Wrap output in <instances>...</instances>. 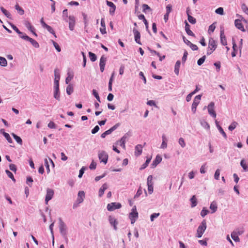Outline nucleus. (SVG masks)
<instances>
[{
	"label": "nucleus",
	"instance_id": "nucleus-31",
	"mask_svg": "<svg viewBox=\"0 0 248 248\" xmlns=\"http://www.w3.org/2000/svg\"><path fill=\"white\" fill-rule=\"evenodd\" d=\"M217 207L216 202H212L210 206V209L212 211V213H215L217 210Z\"/></svg>",
	"mask_w": 248,
	"mask_h": 248
},
{
	"label": "nucleus",
	"instance_id": "nucleus-45",
	"mask_svg": "<svg viewBox=\"0 0 248 248\" xmlns=\"http://www.w3.org/2000/svg\"><path fill=\"white\" fill-rule=\"evenodd\" d=\"M54 222L52 223L49 226V229L50 230L51 233L52 234L53 240H52V245L54 246V237L53 236V227L54 226Z\"/></svg>",
	"mask_w": 248,
	"mask_h": 248
},
{
	"label": "nucleus",
	"instance_id": "nucleus-20",
	"mask_svg": "<svg viewBox=\"0 0 248 248\" xmlns=\"http://www.w3.org/2000/svg\"><path fill=\"white\" fill-rule=\"evenodd\" d=\"M185 30L188 35L192 36H195V34L190 30V25L186 21H185Z\"/></svg>",
	"mask_w": 248,
	"mask_h": 248
},
{
	"label": "nucleus",
	"instance_id": "nucleus-64",
	"mask_svg": "<svg viewBox=\"0 0 248 248\" xmlns=\"http://www.w3.org/2000/svg\"><path fill=\"white\" fill-rule=\"evenodd\" d=\"M96 163L94 162L93 161L92 162V163H91L89 168L91 170H94L96 168Z\"/></svg>",
	"mask_w": 248,
	"mask_h": 248
},
{
	"label": "nucleus",
	"instance_id": "nucleus-19",
	"mask_svg": "<svg viewBox=\"0 0 248 248\" xmlns=\"http://www.w3.org/2000/svg\"><path fill=\"white\" fill-rule=\"evenodd\" d=\"M220 42L224 46H226L227 45V40L224 35L223 30H221L220 31Z\"/></svg>",
	"mask_w": 248,
	"mask_h": 248
},
{
	"label": "nucleus",
	"instance_id": "nucleus-51",
	"mask_svg": "<svg viewBox=\"0 0 248 248\" xmlns=\"http://www.w3.org/2000/svg\"><path fill=\"white\" fill-rule=\"evenodd\" d=\"M93 95L94 96V97L96 98V99L99 102H100V97L99 96V94L97 92V91L95 90H93Z\"/></svg>",
	"mask_w": 248,
	"mask_h": 248
},
{
	"label": "nucleus",
	"instance_id": "nucleus-11",
	"mask_svg": "<svg viewBox=\"0 0 248 248\" xmlns=\"http://www.w3.org/2000/svg\"><path fill=\"white\" fill-rule=\"evenodd\" d=\"M107 61V59L104 56H102L100 59V71L101 72H103L105 69V66L106 65V62Z\"/></svg>",
	"mask_w": 248,
	"mask_h": 248
},
{
	"label": "nucleus",
	"instance_id": "nucleus-61",
	"mask_svg": "<svg viewBox=\"0 0 248 248\" xmlns=\"http://www.w3.org/2000/svg\"><path fill=\"white\" fill-rule=\"evenodd\" d=\"M62 17L64 20L68 17V11L67 9H65L62 12Z\"/></svg>",
	"mask_w": 248,
	"mask_h": 248
},
{
	"label": "nucleus",
	"instance_id": "nucleus-16",
	"mask_svg": "<svg viewBox=\"0 0 248 248\" xmlns=\"http://www.w3.org/2000/svg\"><path fill=\"white\" fill-rule=\"evenodd\" d=\"M235 27L239 30L243 31H245V30L244 28L243 25L242 24L241 20L239 19H236L234 22Z\"/></svg>",
	"mask_w": 248,
	"mask_h": 248
},
{
	"label": "nucleus",
	"instance_id": "nucleus-25",
	"mask_svg": "<svg viewBox=\"0 0 248 248\" xmlns=\"http://www.w3.org/2000/svg\"><path fill=\"white\" fill-rule=\"evenodd\" d=\"M180 64H181L180 61H177L175 65L174 72L177 76L179 75Z\"/></svg>",
	"mask_w": 248,
	"mask_h": 248
},
{
	"label": "nucleus",
	"instance_id": "nucleus-7",
	"mask_svg": "<svg viewBox=\"0 0 248 248\" xmlns=\"http://www.w3.org/2000/svg\"><path fill=\"white\" fill-rule=\"evenodd\" d=\"M54 191L53 189L47 188L46 190V194L45 198V202L47 204L49 201L52 199L54 196Z\"/></svg>",
	"mask_w": 248,
	"mask_h": 248
},
{
	"label": "nucleus",
	"instance_id": "nucleus-24",
	"mask_svg": "<svg viewBox=\"0 0 248 248\" xmlns=\"http://www.w3.org/2000/svg\"><path fill=\"white\" fill-rule=\"evenodd\" d=\"M101 25L102 26V28H101L100 29V32L102 34L106 33L105 23L104 19L103 18H102L101 20Z\"/></svg>",
	"mask_w": 248,
	"mask_h": 248
},
{
	"label": "nucleus",
	"instance_id": "nucleus-59",
	"mask_svg": "<svg viewBox=\"0 0 248 248\" xmlns=\"http://www.w3.org/2000/svg\"><path fill=\"white\" fill-rule=\"evenodd\" d=\"M242 9L248 15V7L245 4L242 5Z\"/></svg>",
	"mask_w": 248,
	"mask_h": 248
},
{
	"label": "nucleus",
	"instance_id": "nucleus-53",
	"mask_svg": "<svg viewBox=\"0 0 248 248\" xmlns=\"http://www.w3.org/2000/svg\"><path fill=\"white\" fill-rule=\"evenodd\" d=\"M11 27L12 29L16 31L18 34H23V32H21L14 25L12 24Z\"/></svg>",
	"mask_w": 248,
	"mask_h": 248
},
{
	"label": "nucleus",
	"instance_id": "nucleus-5",
	"mask_svg": "<svg viewBox=\"0 0 248 248\" xmlns=\"http://www.w3.org/2000/svg\"><path fill=\"white\" fill-rule=\"evenodd\" d=\"M201 97V95H198L194 99L191 108L192 111L193 113H195L196 111L197 107L200 103Z\"/></svg>",
	"mask_w": 248,
	"mask_h": 248
},
{
	"label": "nucleus",
	"instance_id": "nucleus-44",
	"mask_svg": "<svg viewBox=\"0 0 248 248\" xmlns=\"http://www.w3.org/2000/svg\"><path fill=\"white\" fill-rule=\"evenodd\" d=\"M107 5L112 8V12L114 13L116 8V6L111 1H107Z\"/></svg>",
	"mask_w": 248,
	"mask_h": 248
},
{
	"label": "nucleus",
	"instance_id": "nucleus-15",
	"mask_svg": "<svg viewBox=\"0 0 248 248\" xmlns=\"http://www.w3.org/2000/svg\"><path fill=\"white\" fill-rule=\"evenodd\" d=\"M24 24H25V26L29 30H30L32 33H33V34L34 35H35V36H37L36 33L34 31V28L32 26V25H31V23L29 21H27V20L25 21Z\"/></svg>",
	"mask_w": 248,
	"mask_h": 248
},
{
	"label": "nucleus",
	"instance_id": "nucleus-18",
	"mask_svg": "<svg viewBox=\"0 0 248 248\" xmlns=\"http://www.w3.org/2000/svg\"><path fill=\"white\" fill-rule=\"evenodd\" d=\"M189 11H190V10H189V8H187L186 9V14H187V15L188 16V20L190 23H191L192 24H194L196 23V18L193 17L192 16L190 15Z\"/></svg>",
	"mask_w": 248,
	"mask_h": 248
},
{
	"label": "nucleus",
	"instance_id": "nucleus-9",
	"mask_svg": "<svg viewBox=\"0 0 248 248\" xmlns=\"http://www.w3.org/2000/svg\"><path fill=\"white\" fill-rule=\"evenodd\" d=\"M59 221L60 232L62 235H65L66 233V226L61 218L59 219Z\"/></svg>",
	"mask_w": 248,
	"mask_h": 248
},
{
	"label": "nucleus",
	"instance_id": "nucleus-1",
	"mask_svg": "<svg viewBox=\"0 0 248 248\" xmlns=\"http://www.w3.org/2000/svg\"><path fill=\"white\" fill-rule=\"evenodd\" d=\"M217 47V42L213 38H210L209 40L208 49L207 54H211Z\"/></svg>",
	"mask_w": 248,
	"mask_h": 248
},
{
	"label": "nucleus",
	"instance_id": "nucleus-6",
	"mask_svg": "<svg viewBox=\"0 0 248 248\" xmlns=\"http://www.w3.org/2000/svg\"><path fill=\"white\" fill-rule=\"evenodd\" d=\"M98 157L101 162L105 164L107 163L108 159V154L104 151H101L98 154Z\"/></svg>",
	"mask_w": 248,
	"mask_h": 248
},
{
	"label": "nucleus",
	"instance_id": "nucleus-56",
	"mask_svg": "<svg viewBox=\"0 0 248 248\" xmlns=\"http://www.w3.org/2000/svg\"><path fill=\"white\" fill-rule=\"evenodd\" d=\"M111 133V131L109 129H108L104 132V133H103L101 134V137L102 138H104L107 135L110 134Z\"/></svg>",
	"mask_w": 248,
	"mask_h": 248
},
{
	"label": "nucleus",
	"instance_id": "nucleus-3",
	"mask_svg": "<svg viewBox=\"0 0 248 248\" xmlns=\"http://www.w3.org/2000/svg\"><path fill=\"white\" fill-rule=\"evenodd\" d=\"M138 217V213L137 211L136 207L135 206L133 207L131 212L129 214V218L131 220V224H134Z\"/></svg>",
	"mask_w": 248,
	"mask_h": 248
},
{
	"label": "nucleus",
	"instance_id": "nucleus-30",
	"mask_svg": "<svg viewBox=\"0 0 248 248\" xmlns=\"http://www.w3.org/2000/svg\"><path fill=\"white\" fill-rule=\"evenodd\" d=\"M190 202H191V207H195L197 205V199L195 195H193L190 199Z\"/></svg>",
	"mask_w": 248,
	"mask_h": 248
},
{
	"label": "nucleus",
	"instance_id": "nucleus-4",
	"mask_svg": "<svg viewBox=\"0 0 248 248\" xmlns=\"http://www.w3.org/2000/svg\"><path fill=\"white\" fill-rule=\"evenodd\" d=\"M122 205L119 202H111L107 205V209L109 211H113L116 209L121 208Z\"/></svg>",
	"mask_w": 248,
	"mask_h": 248
},
{
	"label": "nucleus",
	"instance_id": "nucleus-40",
	"mask_svg": "<svg viewBox=\"0 0 248 248\" xmlns=\"http://www.w3.org/2000/svg\"><path fill=\"white\" fill-rule=\"evenodd\" d=\"M237 125V123L236 122H232L229 126L228 129L230 131H232L234 130L235 127H236V125Z\"/></svg>",
	"mask_w": 248,
	"mask_h": 248
},
{
	"label": "nucleus",
	"instance_id": "nucleus-39",
	"mask_svg": "<svg viewBox=\"0 0 248 248\" xmlns=\"http://www.w3.org/2000/svg\"><path fill=\"white\" fill-rule=\"evenodd\" d=\"M3 135L4 136V137L6 138V139L7 140L8 142H9V143L12 142V141H13L12 140L8 133L3 132Z\"/></svg>",
	"mask_w": 248,
	"mask_h": 248
},
{
	"label": "nucleus",
	"instance_id": "nucleus-52",
	"mask_svg": "<svg viewBox=\"0 0 248 248\" xmlns=\"http://www.w3.org/2000/svg\"><path fill=\"white\" fill-rule=\"evenodd\" d=\"M179 143L182 148H184L186 146V143L184 139L182 138H180L179 139Z\"/></svg>",
	"mask_w": 248,
	"mask_h": 248
},
{
	"label": "nucleus",
	"instance_id": "nucleus-63",
	"mask_svg": "<svg viewBox=\"0 0 248 248\" xmlns=\"http://www.w3.org/2000/svg\"><path fill=\"white\" fill-rule=\"evenodd\" d=\"M219 132L222 134L223 136L226 139L227 138V135L225 133V132L224 131L223 129L221 126H219V128H218Z\"/></svg>",
	"mask_w": 248,
	"mask_h": 248
},
{
	"label": "nucleus",
	"instance_id": "nucleus-28",
	"mask_svg": "<svg viewBox=\"0 0 248 248\" xmlns=\"http://www.w3.org/2000/svg\"><path fill=\"white\" fill-rule=\"evenodd\" d=\"M162 160V157L159 155H157L155 157V160L153 161L152 165L154 166H156L159 164Z\"/></svg>",
	"mask_w": 248,
	"mask_h": 248
},
{
	"label": "nucleus",
	"instance_id": "nucleus-35",
	"mask_svg": "<svg viewBox=\"0 0 248 248\" xmlns=\"http://www.w3.org/2000/svg\"><path fill=\"white\" fill-rule=\"evenodd\" d=\"M67 75H68V76L66 78V79H65V82L66 84H68L69 82L72 80V79L73 78V77H74L73 74L71 73L70 72H68Z\"/></svg>",
	"mask_w": 248,
	"mask_h": 248
},
{
	"label": "nucleus",
	"instance_id": "nucleus-49",
	"mask_svg": "<svg viewBox=\"0 0 248 248\" xmlns=\"http://www.w3.org/2000/svg\"><path fill=\"white\" fill-rule=\"evenodd\" d=\"M160 215V213H153L150 216V219L151 221H153L155 218L157 217Z\"/></svg>",
	"mask_w": 248,
	"mask_h": 248
},
{
	"label": "nucleus",
	"instance_id": "nucleus-62",
	"mask_svg": "<svg viewBox=\"0 0 248 248\" xmlns=\"http://www.w3.org/2000/svg\"><path fill=\"white\" fill-rule=\"evenodd\" d=\"M45 165L46 167L47 173H49L50 171V169L48 165V160L46 158L45 159Z\"/></svg>",
	"mask_w": 248,
	"mask_h": 248
},
{
	"label": "nucleus",
	"instance_id": "nucleus-22",
	"mask_svg": "<svg viewBox=\"0 0 248 248\" xmlns=\"http://www.w3.org/2000/svg\"><path fill=\"white\" fill-rule=\"evenodd\" d=\"M85 197V193L83 191H79L78 193L77 202L80 203L83 201V198Z\"/></svg>",
	"mask_w": 248,
	"mask_h": 248
},
{
	"label": "nucleus",
	"instance_id": "nucleus-34",
	"mask_svg": "<svg viewBox=\"0 0 248 248\" xmlns=\"http://www.w3.org/2000/svg\"><path fill=\"white\" fill-rule=\"evenodd\" d=\"M12 135L13 137H14V138L15 139V140L16 141V142L21 145L22 143V140L20 138V137L17 136L14 133H12Z\"/></svg>",
	"mask_w": 248,
	"mask_h": 248
},
{
	"label": "nucleus",
	"instance_id": "nucleus-10",
	"mask_svg": "<svg viewBox=\"0 0 248 248\" xmlns=\"http://www.w3.org/2000/svg\"><path fill=\"white\" fill-rule=\"evenodd\" d=\"M75 25V18L74 16H69V28L71 31H73Z\"/></svg>",
	"mask_w": 248,
	"mask_h": 248
},
{
	"label": "nucleus",
	"instance_id": "nucleus-32",
	"mask_svg": "<svg viewBox=\"0 0 248 248\" xmlns=\"http://www.w3.org/2000/svg\"><path fill=\"white\" fill-rule=\"evenodd\" d=\"M54 97L57 100H60V93L59 88H55V91L54 93Z\"/></svg>",
	"mask_w": 248,
	"mask_h": 248
},
{
	"label": "nucleus",
	"instance_id": "nucleus-17",
	"mask_svg": "<svg viewBox=\"0 0 248 248\" xmlns=\"http://www.w3.org/2000/svg\"><path fill=\"white\" fill-rule=\"evenodd\" d=\"M243 233V232H233L232 233H231V237L232 238V239L235 242H239L240 241V239L238 237V235H240L242 233Z\"/></svg>",
	"mask_w": 248,
	"mask_h": 248
},
{
	"label": "nucleus",
	"instance_id": "nucleus-14",
	"mask_svg": "<svg viewBox=\"0 0 248 248\" xmlns=\"http://www.w3.org/2000/svg\"><path fill=\"white\" fill-rule=\"evenodd\" d=\"M60 76L57 73L56 70H55V79H54V88H59V80Z\"/></svg>",
	"mask_w": 248,
	"mask_h": 248
},
{
	"label": "nucleus",
	"instance_id": "nucleus-48",
	"mask_svg": "<svg viewBox=\"0 0 248 248\" xmlns=\"http://www.w3.org/2000/svg\"><path fill=\"white\" fill-rule=\"evenodd\" d=\"M205 58H206L205 56H202V58H201L200 59H199L198 60V61L197 62V64L199 65H201L205 61Z\"/></svg>",
	"mask_w": 248,
	"mask_h": 248
},
{
	"label": "nucleus",
	"instance_id": "nucleus-47",
	"mask_svg": "<svg viewBox=\"0 0 248 248\" xmlns=\"http://www.w3.org/2000/svg\"><path fill=\"white\" fill-rule=\"evenodd\" d=\"M73 91V87L71 85H69L66 88V93L70 95Z\"/></svg>",
	"mask_w": 248,
	"mask_h": 248
},
{
	"label": "nucleus",
	"instance_id": "nucleus-8",
	"mask_svg": "<svg viewBox=\"0 0 248 248\" xmlns=\"http://www.w3.org/2000/svg\"><path fill=\"white\" fill-rule=\"evenodd\" d=\"M214 103L212 102L208 106V111L209 114L213 117L215 118L216 117V113L214 110Z\"/></svg>",
	"mask_w": 248,
	"mask_h": 248
},
{
	"label": "nucleus",
	"instance_id": "nucleus-38",
	"mask_svg": "<svg viewBox=\"0 0 248 248\" xmlns=\"http://www.w3.org/2000/svg\"><path fill=\"white\" fill-rule=\"evenodd\" d=\"M89 58L91 60V61L92 62H94L96 61V56L95 55V54L91 52H89Z\"/></svg>",
	"mask_w": 248,
	"mask_h": 248
},
{
	"label": "nucleus",
	"instance_id": "nucleus-55",
	"mask_svg": "<svg viewBox=\"0 0 248 248\" xmlns=\"http://www.w3.org/2000/svg\"><path fill=\"white\" fill-rule=\"evenodd\" d=\"M46 29L50 33L53 34L55 37H56L55 31L50 26L48 25V26H47Z\"/></svg>",
	"mask_w": 248,
	"mask_h": 248
},
{
	"label": "nucleus",
	"instance_id": "nucleus-58",
	"mask_svg": "<svg viewBox=\"0 0 248 248\" xmlns=\"http://www.w3.org/2000/svg\"><path fill=\"white\" fill-rule=\"evenodd\" d=\"M219 175H220V170L219 169H217L216 170V171L215 173V175H214L215 178L216 180H218L219 177Z\"/></svg>",
	"mask_w": 248,
	"mask_h": 248
},
{
	"label": "nucleus",
	"instance_id": "nucleus-13",
	"mask_svg": "<svg viewBox=\"0 0 248 248\" xmlns=\"http://www.w3.org/2000/svg\"><path fill=\"white\" fill-rule=\"evenodd\" d=\"M25 38L27 39V41H29L32 45L35 48H38L39 46V44L34 39L30 38L29 36H24Z\"/></svg>",
	"mask_w": 248,
	"mask_h": 248
},
{
	"label": "nucleus",
	"instance_id": "nucleus-60",
	"mask_svg": "<svg viewBox=\"0 0 248 248\" xmlns=\"http://www.w3.org/2000/svg\"><path fill=\"white\" fill-rule=\"evenodd\" d=\"M53 44L55 48H56V49L58 52H60L61 50V49L60 46H59V45L56 42H55V41H53Z\"/></svg>",
	"mask_w": 248,
	"mask_h": 248
},
{
	"label": "nucleus",
	"instance_id": "nucleus-33",
	"mask_svg": "<svg viewBox=\"0 0 248 248\" xmlns=\"http://www.w3.org/2000/svg\"><path fill=\"white\" fill-rule=\"evenodd\" d=\"M109 220L110 223L111 225H113L114 229H116V224H117L116 220L114 218H113V217H109Z\"/></svg>",
	"mask_w": 248,
	"mask_h": 248
},
{
	"label": "nucleus",
	"instance_id": "nucleus-23",
	"mask_svg": "<svg viewBox=\"0 0 248 248\" xmlns=\"http://www.w3.org/2000/svg\"><path fill=\"white\" fill-rule=\"evenodd\" d=\"M108 188V185L105 183L102 186L100 187L99 190V196L102 197L104 193V191Z\"/></svg>",
	"mask_w": 248,
	"mask_h": 248
},
{
	"label": "nucleus",
	"instance_id": "nucleus-57",
	"mask_svg": "<svg viewBox=\"0 0 248 248\" xmlns=\"http://www.w3.org/2000/svg\"><path fill=\"white\" fill-rule=\"evenodd\" d=\"M188 46L192 50H197L198 49V47L196 45H194L192 43H191Z\"/></svg>",
	"mask_w": 248,
	"mask_h": 248
},
{
	"label": "nucleus",
	"instance_id": "nucleus-46",
	"mask_svg": "<svg viewBox=\"0 0 248 248\" xmlns=\"http://www.w3.org/2000/svg\"><path fill=\"white\" fill-rule=\"evenodd\" d=\"M151 158L147 159L145 162L142 165L140 169L142 170V169H144L145 168H146L148 166L150 162L151 161Z\"/></svg>",
	"mask_w": 248,
	"mask_h": 248
},
{
	"label": "nucleus",
	"instance_id": "nucleus-29",
	"mask_svg": "<svg viewBox=\"0 0 248 248\" xmlns=\"http://www.w3.org/2000/svg\"><path fill=\"white\" fill-rule=\"evenodd\" d=\"M0 10L1 12L3 13V14L8 18H11V15L10 13L6 10L5 9H4L3 7H0Z\"/></svg>",
	"mask_w": 248,
	"mask_h": 248
},
{
	"label": "nucleus",
	"instance_id": "nucleus-43",
	"mask_svg": "<svg viewBox=\"0 0 248 248\" xmlns=\"http://www.w3.org/2000/svg\"><path fill=\"white\" fill-rule=\"evenodd\" d=\"M6 173L7 175H8V176L10 178H11L14 182H16V180L14 178V175L13 174V173L10 171H9L8 170H6Z\"/></svg>",
	"mask_w": 248,
	"mask_h": 248
},
{
	"label": "nucleus",
	"instance_id": "nucleus-12",
	"mask_svg": "<svg viewBox=\"0 0 248 248\" xmlns=\"http://www.w3.org/2000/svg\"><path fill=\"white\" fill-rule=\"evenodd\" d=\"M133 32L134 34L135 40L139 44L141 45L140 41V32L135 29L133 30Z\"/></svg>",
	"mask_w": 248,
	"mask_h": 248
},
{
	"label": "nucleus",
	"instance_id": "nucleus-21",
	"mask_svg": "<svg viewBox=\"0 0 248 248\" xmlns=\"http://www.w3.org/2000/svg\"><path fill=\"white\" fill-rule=\"evenodd\" d=\"M142 151V146L140 144H138L135 147V154L136 155L139 156L140 155Z\"/></svg>",
	"mask_w": 248,
	"mask_h": 248
},
{
	"label": "nucleus",
	"instance_id": "nucleus-2",
	"mask_svg": "<svg viewBox=\"0 0 248 248\" xmlns=\"http://www.w3.org/2000/svg\"><path fill=\"white\" fill-rule=\"evenodd\" d=\"M206 229V222L203 220L201 224L198 227L197 231V236L201 237Z\"/></svg>",
	"mask_w": 248,
	"mask_h": 248
},
{
	"label": "nucleus",
	"instance_id": "nucleus-36",
	"mask_svg": "<svg viewBox=\"0 0 248 248\" xmlns=\"http://www.w3.org/2000/svg\"><path fill=\"white\" fill-rule=\"evenodd\" d=\"M7 64V60L2 57H0V65L2 66H6Z\"/></svg>",
	"mask_w": 248,
	"mask_h": 248
},
{
	"label": "nucleus",
	"instance_id": "nucleus-26",
	"mask_svg": "<svg viewBox=\"0 0 248 248\" xmlns=\"http://www.w3.org/2000/svg\"><path fill=\"white\" fill-rule=\"evenodd\" d=\"M162 143L161 145V148L163 149L166 148L167 147V138H166L164 135L162 136Z\"/></svg>",
	"mask_w": 248,
	"mask_h": 248
},
{
	"label": "nucleus",
	"instance_id": "nucleus-50",
	"mask_svg": "<svg viewBox=\"0 0 248 248\" xmlns=\"http://www.w3.org/2000/svg\"><path fill=\"white\" fill-rule=\"evenodd\" d=\"M208 213L209 211L203 208L201 212V215L202 217H204Z\"/></svg>",
	"mask_w": 248,
	"mask_h": 248
},
{
	"label": "nucleus",
	"instance_id": "nucleus-27",
	"mask_svg": "<svg viewBox=\"0 0 248 248\" xmlns=\"http://www.w3.org/2000/svg\"><path fill=\"white\" fill-rule=\"evenodd\" d=\"M240 164L245 171H248V165H247L246 160L244 159L241 160Z\"/></svg>",
	"mask_w": 248,
	"mask_h": 248
},
{
	"label": "nucleus",
	"instance_id": "nucleus-54",
	"mask_svg": "<svg viewBox=\"0 0 248 248\" xmlns=\"http://www.w3.org/2000/svg\"><path fill=\"white\" fill-rule=\"evenodd\" d=\"M152 175H149L147 178V185H153Z\"/></svg>",
	"mask_w": 248,
	"mask_h": 248
},
{
	"label": "nucleus",
	"instance_id": "nucleus-42",
	"mask_svg": "<svg viewBox=\"0 0 248 248\" xmlns=\"http://www.w3.org/2000/svg\"><path fill=\"white\" fill-rule=\"evenodd\" d=\"M215 12L217 14H219L220 15H224L223 8L222 7H219L216 10Z\"/></svg>",
	"mask_w": 248,
	"mask_h": 248
},
{
	"label": "nucleus",
	"instance_id": "nucleus-37",
	"mask_svg": "<svg viewBox=\"0 0 248 248\" xmlns=\"http://www.w3.org/2000/svg\"><path fill=\"white\" fill-rule=\"evenodd\" d=\"M15 8L18 12L20 15H23L24 14V10L20 7L18 4L16 5Z\"/></svg>",
	"mask_w": 248,
	"mask_h": 248
},
{
	"label": "nucleus",
	"instance_id": "nucleus-41",
	"mask_svg": "<svg viewBox=\"0 0 248 248\" xmlns=\"http://www.w3.org/2000/svg\"><path fill=\"white\" fill-rule=\"evenodd\" d=\"M142 8H143V12L145 13H146L147 11L148 10L149 11H151V9L150 7L146 4H143L142 5Z\"/></svg>",
	"mask_w": 248,
	"mask_h": 248
}]
</instances>
